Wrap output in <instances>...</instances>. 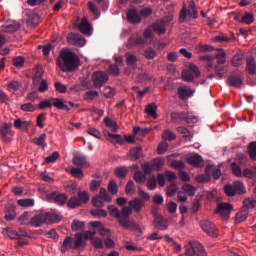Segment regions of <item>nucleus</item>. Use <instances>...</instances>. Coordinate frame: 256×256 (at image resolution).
Wrapping results in <instances>:
<instances>
[{
    "label": "nucleus",
    "mask_w": 256,
    "mask_h": 256,
    "mask_svg": "<svg viewBox=\"0 0 256 256\" xmlns=\"http://www.w3.org/2000/svg\"><path fill=\"white\" fill-rule=\"evenodd\" d=\"M201 61H208L206 65L207 71H213V62L217 59V65L215 66V73L219 79H223L225 77V73L227 70L225 69V63H227V54L223 49H217L215 55H204L200 57Z\"/></svg>",
    "instance_id": "nucleus-1"
},
{
    "label": "nucleus",
    "mask_w": 256,
    "mask_h": 256,
    "mask_svg": "<svg viewBox=\"0 0 256 256\" xmlns=\"http://www.w3.org/2000/svg\"><path fill=\"white\" fill-rule=\"evenodd\" d=\"M79 56L68 49H62L57 59V65L63 73H73L79 69Z\"/></svg>",
    "instance_id": "nucleus-2"
},
{
    "label": "nucleus",
    "mask_w": 256,
    "mask_h": 256,
    "mask_svg": "<svg viewBox=\"0 0 256 256\" xmlns=\"http://www.w3.org/2000/svg\"><path fill=\"white\" fill-rule=\"evenodd\" d=\"M39 109H47V107H55L59 111H71L75 104L73 102H64L61 98H50L49 100H43L38 105Z\"/></svg>",
    "instance_id": "nucleus-3"
},
{
    "label": "nucleus",
    "mask_w": 256,
    "mask_h": 256,
    "mask_svg": "<svg viewBox=\"0 0 256 256\" xmlns=\"http://www.w3.org/2000/svg\"><path fill=\"white\" fill-rule=\"evenodd\" d=\"M171 121H173V123H177L178 121H185L188 123V125H195V123L199 121V118L193 113L172 112Z\"/></svg>",
    "instance_id": "nucleus-4"
},
{
    "label": "nucleus",
    "mask_w": 256,
    "mask_h": 256,
    "mask_svg": "<svg viewBox=\"0 0 256 256\" xmlns=\"http://www.w3.org/2000/svg\"><path fill=\"white\" fill-rule=\"evenodd\" d=\"M186 256H207L205 247L199 242H191L186 245Z\"/></svg>",
    "instance_id": "nucleus-5"
},
{
    "label": "nucleus",
    "mask_w": 256,
    "mask_h": 256,
    "mask_svg": "<svg viewBox=\"0 0 256 256\" xmlns=\"http://www.w3.org/2000/svg\"><path fill=\"white\" fill-rule=\"evenodd\" d=\"M89 202V193L87 192H78V197L77 196H73L72 198H70L68 200V207H70V209H76V207H81V205H83V203H88Z\"/></svg>",
    "instance_id": "nucleus-6"
},
{
    "label": "nucleus",
    "mask_w": 256,
    "mask_h": 256,
    "mask_svg": "<svg viewBox=\"0 0 256 256\" xmlns=\"http://www.w3.org/2000/svg\"><path fill=\"white\" fill-rule=\"evenodd\" d=\"M195 77H201V71L195 64H190L187 70L182 71V78L188 83H193Z\"/></svg>",
    "instance_id": "nucleus-7"
},
{
    "label": "nucleus",
    "mask_w": 256,
    "mask_h": 256,
    "mask_svg": "<svg viewBox=\"0 0 256 256\" xmlns=\"http://www.w3.org/2000/svg\"><path fill=\"white\" fill-rule=\"evenodd\" d=\"M153 227L158 231H167L169 229V220L165 216L155 214L153 219Z\"/></svg>",
    "instance_id": "nucleus-8"
},
{
    "label": "nucleus",
    "mask_w": 256,
    "mask_h": 256,
    "mask_svg": "<svg viewBox=\"0 0 256 256\" xmlns=\"http://www.w3.org/2000/svg\"><path fill=\"white\" fill-rule=\"evenodd\" d=\"M47 201L57 203V205H65L69 197L65 193L52 192L46 195Z\"/></svg>",
    "instance_id": "nucleus-9"
},
{
    "label": "nucleus",
    "mask_w": 256,
    "mask_h": 256,
    "mask_svg": "<svg viewBox=\"0 0 256 256\" xmlns=\"http://www.w3.org/2000/svg\"><path fill=\"white\" fill-rule=\"evenodd\" d=\"M92 81L94 83V87L99 89L109 81V76L103 71H97L93 73Z\"/></svg>",
    "instance_id": "nucleus-10"
},
{
    "label": "nucleus",
    "mask_w": 256,
    "mask_h": 256,
    "mask_svg": "<svg viewBox=\"0 0 256 256\" xmlns=\"http://www.w3.org/2000/svg\"><path fill=\"white\" fill-rule=\"evenodd\" d=\"M244 79L245 78L243 77V74L241 72H236L228 77L227 83L230 87H234L235 89H241Z\"/></svg>",
    "instance_id": "nucleus-11"
},
{
    "label": "nucleus",
    "mask_w": 256,
    "mask_h": 256,
    "mask_svg": "<svg viewBox=\"0 0 256 256\" xmlns=\"http://www.w3.org/2000/svg\"><path fill=\"white\" fill-rule=\"evenodd\" d=\"M97 232L95 231H86L83 235L81 233H78L75 235V242H74V248L79 249L85 241H89V239H93L95 237V234Z\"/></svg>",
    "instance_id": "nucleus-12"
},
{
    "label": "nucleus",
    "mask_w": 256,
    "mask_h": 256,
    "mask_svg": "<svg viewBox=\"0 0 256 256\" xmlns=\"http://www.w3.org/2000/svg\"><path fill=\"white\" fill-rule=\"evenodd\" d=\"M200 227L202 231L209 235V237H217V227L215 226V224H213V222L209 220H202L200 221Z\"/></svg>",
    "instance_id": "nucleus-13"
},
{
    "label": "nucleus",
    "mask_w": 256,
    "mask_h": 256,
    "mask_svg": "<svg viewBox=\"0 0 256 256\" xmlns=\"http://www.w3.org/2000/svg\"><path fill=\"white\" fill-rule=\"evenodd\" d=\"M67 42L70 45H75L76 47H84L85 45V37L80 34L70 33L67 36Z\"/></svg>",
    "instance_id": "nucleus-14"
},
{
    "label": "nucleus",
    "mask_w": 256,
    "mask_h": 256,
    "mask_svg": "<svg viewBox=\"0 0 256 256\" xmlns=\"http://www.w3.org/2000/svg\"><path fill=\"white\" fill-rule=\"evenodd\" d=\"M72 163L75 167H80V169H87L90 166L89 161H87V156L83 154L74 155Z\"/></svg>",
    "instance_id": "nucleus-15"
},
{
    "label": "nucleus",
    "mask_w": 256,
    "mask_h": 256,
    "mask_svg": "<svg viewBox=\"0 0 256 256\" xmlns=\"http://www.w3.org/2000/svg\"><path fill=\"white\" fill-rule=\"evenodd\" d=\"M233 211V205L229 203H220L215 210V213H219L222 217L229 219L231 212Z\"/></svg>",
    "instance_id": "nucleus-16"
},
{
    "label": "nucleus",
    "mask_w": 256,
    "mask_h": 256,
    "mask_svg": "<svg viewBox=\"0 0 256 256\" xmlns=\"http://www.w3.org/2000/svg\"><path fill=\"white\" fill-rule=\"evenodd\" d=\"M126 17L128 23H130L131 25H138V23H141V16L135 8L128 10V12L126 13Z\"/></svg>",
    "instance_id": "nucleus-17"
},
{
    "label": "nucleus",
    "mask_w": 256,
    "mask_h": 256,
    "mask_svg": "<svg viewBox=\"0 0 256 256\" xmlns=\"http://www.w3.org/2000/svg\"><path fill=\"white\" fill-rule=\"evenodd\" d=\"M45 223L47 222L45 220L44 212L36 214L30 219L31 227H41L42 225H45Z\"/></svg>",
    "instance_id": "nucleus-18"
},
{
    "label": "nucleus",
    "mask_w": 256,
    "mask_h": 256,
    "mask_svg": "<svg viewBox=\"0 0 256 256\" xmlns=\"http://www.w3.org/2000/svg\"><path fill=\"white\" fill-rule=\"evenodd\" d=\"M178 97L185 101L189 99V97H193V90L188 86H182L178 88Z\"/></svg>",
    "instance_id": "nucleus-19"
},
{
    "label": "nucleus",
    "mask_w": 256,
    "mask_h": 256,
    "mask_svg": "<svg viewBox=\"0 0 256 256\" xmlns=\"http://www.w3.org/2000/svg\"><path fill=\"white\" fill-rule=\"evenodd\" d=\"M4 213H5L6 221H13V219H15V217H17V212L15 209V206H13L11 204H9L5 207Z\"/></svg>",
    "instance_id": "nucleus-20"
},
{
    "label": "nucleus",
    "mask_w": 256,
    "mask_h": 256,
    "mask_svg": "<svg viewBox=\"0 0 256 256\" xmlns=\"http://www.w3.org/2000/svg\"><path fill=\"white\" fill-rule=\"evenodd\" d=\"M129 205L131 209H134L136 213H141V209L145 205V202L140 198H134L133 200L129 201Z\"/></svg>",
    "instance_id": "nucleus-21"
},
{
    "label": "nucleus",
    "mask_w": 256,
    "mask_h": 256,
    "mask_svg": "<svg viewBox=\"0 0 256 256\" xmlns=\"http://www.w3.org/2000/svg\"><path fill=\"white\" fill-rule=\"evenodd\" d=\"M129 153L132 161H139V159H141L143 156V148L140 146L131 148Z\"/></svg>",
    "instance_id": "nucleus-22"
},
{
    "label": "nucleus",
    "mask_w": 256,
    "mask_h": 256,
    "mask_svg": "<svg viewBox=\"0 0 256 256\" xmlns=\"http://www.w3.org/2000/svg\"><path fill=\"white\" fill-rule=\"evenodd\" d=\"M187 163L189 165H194L196 167H199L201 163L203 162V157L199 154H192L191 156L186 158Z\"/></svg>",
    "instance_id": "nucleus-23"
},
{
    "label": "nucleus",
    "mask_w": 256,
    "mask_h": 256,
    "mask_svg": "<svg viewBox=\"0 0 256 256\" xmlns=\"http://www.w3.org/2000/svg\"><path fill=\"white\" fill-rule=\"evenodd\" d=\"M78 28L84 35H89V33H91V24H89L87 18H82Z\"/></svg>",
    "instance_id": "nucleus-24"
},
{
    "label": "nucleus",
    "mask_w": 256,
    "mask_h": 256,
    "mask_svg": "<svg viewBox=\"0 0 256 256\" xmlns=\"http://www.w3.org/2000/svg\"><path fill=\"white\" fill-rule=\"evenodd\" d=\"M145 113L149 115L152 119H157L159 115L157 114V104L150 103L146 106Z\"/></svg>",
    "instance_id": "nucleus-25"
},
{
    "label": "nucleus",
    "mask_w": 256,
    "mask_h": 256,
    "mask_svg": "<svg viewBox=\"0 0 256 256\" xmlns=\"http://www.w3.org/2000/svg\"><path fill=\"white\" fill-rule=\"evenodd\" d=\"M246 69L250 75H255L256 63H255V58H253L252 56L248 57L246 60Z\"/></svg>",
    "instance_id": "nucleus-26"
},
{
    "label": "nucleus",
    "mask_w": 256,
    "mask_h": 256,
    "mask_svg": "<svg viewBox=\"0 0 256 256\" xmlns=\"http://www.w3.org/2000/svg\"><path fill=\"white\" fill-rule=\"evenodd\" d=\"M44 218L46 223H59V221H61V216H59V214H53L50 212H44Z\"/></svg>",
    "instance_id": "nucleus-27"
},
{
    "label": "nucleus",
    "mask_w": 256,
    "mask_h": 256,
    "mask_svg": "<svg viewBox=\"0 0 256 256\" xmlns=\"http://www.w3.org/2000/svg\"><path fill=\"white\" fill-rule=\"evenodd\" d=\"M29 125H31V122L23 121V120H21V118H18L16 120H14L15 129H22L24 131H28L29 130Z\"/></svg>",
    "instance_id": "nucleus-28"
},
{
    "label": "nucleus",
    "mask_w": 256,
    "mask_h": 256,
    "mask_svg": "<svg viewBox=\"0 0 256 256\" xmlns=\"http://www.w3.org/2000/svg\"><path fill=\"white\" fill-rule=\"evenodd\" d=\"M31 212H24L18 218L20 225H31Z\"/></svg>",
    "instance_id": "nucleus-29"
},
{
    "label": "nucleus",
    "mask_w": 256,
    "mask_h": 256,
    "mask_svg": "<svg viewBox=\"0 0 256 256\" xmlns=\"http://www.w3.org/2000/svg\"><path fill=\"white\" fill-rule=\"evenodd\" d=\"M71 247H73V239L71 238V236H67L61 246V253H67V251H69Z\"/></svg>",
    "instance_id": "nucleus-30"
},
{
    "label": "nucleus",
    "mask_w": 256,
    "mask_h": 256,
    "mask_svg": "<svg viewBox=\"0 0 256 256\" xmlns=\"http://www.w3.org/2000/svg\"><path fill=\"white\" fill-rule=\"evenodd\" d=\"M41 18L39 17V14L37 13H31L28 15V25H32L33 27L37 26L38 23H40Z\"/></svg>",
    "instance_id": "nucleus-31"
},
{
    "label": "nucleus",
    "mask_w": 256,
    "mask_h": 256,
    "mask_svg": "<svg viewBox=\"0 0 256 256\" xmlns=\"http://www.w3.org/2000/svg\"><path fill=\"white\" fill-rule=\"evenodd\" d=\"M153 30L156 31V33H158L159 35H165L166 33V29L165 27H167L166 25L163 24V22L159 21L153 24Z\"/></svg>",
    "instance_id": "nucleus-32"
},
{
    "label": "nucleus",
    "mask_w": 256,
    "mask_h": 256,
    "mask_svg": "<svg viewBox=\"0 0 256 256\" xmlns=\"http://www.w3.org/2000/svg\"><path fill=\"white\" fill-rule=\"evenodd\" d=\"M114 173L119 179H125L127 177V173H129V170H127V167L122 166L117 167Z\"/></svg>",
    "instance_id": "nucleus-33"
},
{
    "label": "nucleus",
    "mask_w": 256,
    "mask_h": 256,
    "mask_svg": "<svg viewBox=\"0 0 256 256\" xmlns=\"http://www.w3.org/2000/svg\"><path fill=\"white\" fill-rule=\"evenodd\" d=\"M133 179L134 181H136V183L142 185L143 183H145V181H147V176L141 171H136L133 175Z\"/></svg>",
    "instance_id": "nucleus-34"
},
{
    "label": "nucleus",
    "mask_w": 256,
    "mask_h": 256,
    "mask_svg": "<svg viewBox=\"0 0 256 256\" xmlns=\"http://www.w3.org/2000/svg\"><path fill=\"white\" fill-rule=\"evenodd\" d=\"M126 63L129 65V67H132V69L137 68V56L133 54H126Z\"/></svg>",
    "instance_id": "nucleus-35"
},
{
    "label": "nucleus",
    "mask_w": 256,
    "mask_h": 256,
    "mask_svg": "<svg viewBox=\"0 0 256 256\" xmlns=\"http://www.w3.org/2000/svg\"><path fill=\"white\" fill-rule=\"evenodd\" d=\"M45 139H47V134L43 133L38 138L32 140V143L34 145H37L38 147H47V144H45Z\"/></svg>",
    "instance_id": "nucleus-36"
},
{
    "label": "nucleus",
    "mask_w": 256,
    "mask_h": 256,
    "mask_svg": "<svg viewBox=\"0 0 256 256\" xmlns=\"http://www.w3.org/2000/svg\"><path fill=\"white\" fill-rule=\"evenodd\" d=\"M151 131H153L152 128L141 129V127L139 126H135L133 129L134 135H139L140 133L141 137H145L146 135H148V133H151Z\"/></svg>",
    "instance_id": "nucleus-37"
},
{
    "label": "nucleus",
    "mask_w": 256,
    "mask_h": 256,
    "mask_svg": "<svg viewBox=\"0 0 256 256\" xmlns=\"http://www.w3.org/2000/svg\"><path fill=\"white\" fill-rule=\"evenodd\" d=\"M151 164L153 169H155L156 171H159L160 169L163 168V165H165V159L161 157L153 159Z\"/></svg>",
    "instance_id": "nucleus-38"
},
{
    "label": "nucleus",
    "mask_w": 256,
    "mask_h": 256,
    "mask_svg": "<svg viewBox=\"0 0 256 256\" xmlns=\"http://www.w3.org/2000/svg\"><path fill=\"white\" fill-rule=\"evenodd\" d=\"M247 217H249V212L247 210H241L236 214V223H243V221H247Z\"/></svg>",
    "instance_id": "nucleus-39"
},
{
    "label": "nucleus",
    "mask_w": 256,
    "mask_h": 256,
    "mask_svg": "<svg viewBox=\"0 0 256 256\" xmlns=\"http://www.w3.org/2000/svg\"><path fill=\"white\" fill-rule=\"evenodd\" d=\"M177 132L182 135V137H184V139L186 141H189L191 139V132L189 131V129L183 127V126H179L177 128Z\"/></svg>",
    "instance_id": "nucleus-40"
},
{
    "label": "nucleus",
    "mask_w": 256,
    "mask_h": 256,
    "mask_svg": "<svg viewBox=\"0 0 256 256\" xmlns=\"http://www.w3.org/2000/svg\"><path fill=\"white\" fill-rule=\"evenodd\" d=\"M244 56L242 54H236L232 57L231 63L233 67H240L243 65Z\"/></svg>",
    "instance_id": "nucleus-41"
},
{
    "label": "nucleus",
    "mask_w": 256,
    "mask_h": 256,
    "mask_svg": "<svg viewBox=\"0 0 256 256\" xmlns=\"http://www.w3.org/2000/svg\"><path fill=\"white\" fill-rule=\"evenodd\" d=\"M234 189L238 195H244V193H246L245 185L241 181L234 182Z\"/></svg>",
    "instance_id": "nucleus-42"
},
{
    "label": "nucleus",
    "mask_w": 256,
    "mask_h": 256,
    "mask_svg": "<svg viewBox=\"0 0 256 256\" xmlns=\"http://www.w3.org/2000/svg\"><path fill=\"white\" fill-rule=\"evenodd\" d=\"M255 21V16L251 13L246 12L242 17L240 23H245L246 25H251Z\"/></svg>",
    "instance_id": "nucleus-43"
},
{
    "label": "nucleus",
    "mask_w": 256,
    "mask_h": 256,
    "mask_svg": "<svg viewBox=\"0 0 256 256\" xmlns=\"http://www.w3.org/2000/svg\"><path fill=\"white\" fill-rule=\"evenodd\" d=\"M224 193H226V195H228V197H235V195H237V192L235 191V186L234 184H227L224 186Z\"/></svg>",
    "instance_id": "nucleus-44"
},
{
    "label": "nucleus",
    "mask_w": 256,
    "mask_h": 256,
    "mask_svg": "<svg viewBox=\"0 0 256 256\" xmlns=\"http://www.w3.org/2000/svg\"><path fill=\"white\" fill-rule=\"evenodd\" d=\"M248 153L252 161H256V142H251L248 145Z\"/></svg>",
    "instance_id": "nucleus-45"
},
{
    "label": "nucleus",
    "mask_w": 256,
    "mask_h": 256,
    "mask_svg": "<svg viewBox=\"0 0 256 256\" xmlns=\"http://www.w3.org/2000/svg\"><path fill=\"white\" fill-rule=\"evenodd\" d=\"M231 169H232L233 174L236 177H243V171L241 170V166H239V164H237V162H233L231 164Z\"/></svg>",
    "instance_id": "nucleus-46"
},
{
    "label": "nucleus",
    "mask_w": 256,
    "mask_h": 256,
    "mask_svg": "<svg viewBox=\"0 0 256 256\" xmlns=\"http://www.w3.org/2000/svg\"><path fill=\"white\" fill-rule=\"evenodd\" d=\"M71 227L72 231H83L85 229V223L79 220H73Z\"/></svg>",
    "instance_id": "nucleus-47"
},
{
    "label": "nucleus",
    "mask_w": 256,
    "mask_h": 256,
    "mask_svg": "<svg viewBox=\"0 0 256 256\" xmlns=\"http://www.w3.org/2000/svg\"><path fill=\"white\" fill-rule=\"evenodd\" d=\"M183 191H184V193H187V195L189 197H195L196 189H195V187L193 185L185 184L183 186Z\"/></svg>",
    "instance_id": "nucleus-48"
},
{
    "label": "nucleus",
    "mask_w": 256,
    "mask_h": 256,
    "mask_svg": "<svg viewBox=\"0 0 256 256\" xmlns=\"http://www.w3.org/2000/svg\"><path fill=\"white\" fill-rule=\"evenodd\" d=\"M99 197L106 201V203H111V201H113V198L111 197V195H109V193H107V190L105 188L100 189Z\"/></svg>",
    "instance_id": "nucleus-49"
},
{
    "label": "nucleus",
    "mask_w": 256,
    "mask_h": 256,
    "mask_svg": "<svg viewBox=\"0 0 256 256\" xmlns=\"http://www.w3.org/2000/svg\"><path fill=\"white\" fill-rule=\"evenodd\" d=\"M144 57L149 60L155 59L157 57V52L153 48L149 47L144 51Z\"/></svg>",
    "instance_id": "nucleus-50"
},
{
    "label": "nucleus",
    "mask_w": 256,
    "mask_h": 256,
    "mask_svg": "<svg viewBox=\"0 0 256 256\" xmlns=\"http://www.w3.org/2000/svg\"><path fill=\"white\" fill-rule=\"evenodd\" d=\"M87 5L90 13H93L96 19H98L99 15H101V12H99V8L97 7V5H95V3L93 2H88Z\"/></svg>",
    "instance_id": "nucleus-51"
},
{
    "label": "nucleus",
    "mask_w": 256,
    "mask_h": 256,
    "mask_svg": "<svg viewBox=\"0 0 256 256\" xmlns=\"http://www.w3.org/2000/svg\"><path fill=\"white\" fill-rule=\"evenodd\" d=\"M162 137L165 141H175L177 139V135L170 130H165Z\"/></svg>",
    "instance_id": "nucleus-52"
},
{
    "label": "nucleus",
    "mask_w": 256,
    "mask_h": 256,
    "mask_svg": "<svg viewBox=\"0 0 256 256\" xmlns=\"http://www.w3.org/2000/svg\"><path fill=\"white\" fill-rule=\"evenodd\" d=\"M102 93L106 99H112V97H115V90L109 86H106Z\"/></svg>",
    "instance_id": "nucleus-53"
},
{
    "label": "nucleus",
    "mask_w": 256,
    "mask_h": 256,
    "mask_svg": "<svg viewBox=\"0 0 256 256\" xmlns=\"http://www.w3.org/2000/svg\"><path fill=\"white\" fill-rule=\"evenodd\" d=\"M108 211L112 217H115V219H121V212L117 207L108 206Z\"/></svg>",
    "instance_id": "nucleus-54"
},
{
    "label": "nucleus",
    "mask_w": 256,
    "mask_h": 256,
    "mask_svg": "<svg viewBox=\"0 0 256 256\" xmlns=\"http://www.w3.org/2000/svg\"><path fill=\"white\" fill-rule=\"evenodd\" d=\"M18 205H20V207H33L35 201L33 199H20L18 200Z\"/></svg>",
    "instance_id": "nucleus-55"
},
{
    "label": "nucleus",
    "mask_w": 256,
    "mask_h": 256,
    "mask_svg": "<svg viewBox=\"0 0 256 256\" xmlns=\"http://www.w3.org/2000/svg\"><path fill=\"white\" fill-rule=\"evenodd\" d=\"M145 43V39L143 37H137V38H129L128 45H143Z\"/></svg>",
    "instance_id": "nucleus-56"
},
{
    "label": "nucleus",
    "mask_w": 256,
    "mask_h": 256,
    "mask_svg": "<svg viewBox=\"0 0 256 256\" xmlns=\"http://www.w3.org/2000/svg\"><path fill=\"white\" fill-rule=\"evenodd\" d=\"M126 195H133L135 193V183L133 180H129L128 183L126 184V189H125Z\"/></svg>",
    "instance_id": "nucleus-57"
},
{
    "label": "nucleus",
    "mask_w": 256,
    "mask_h": 256,
    "mask_svg": "<svg viewBox=\"0 0 256 256\" xmlns=\"http://www.w3.org/2000/svg\"><path fill=\"white\" fill-rule=\"evenodd\" d=\"M178 187H177V184H170L169 186H168V189H167V192H166V195L168 196V197H173V196H175V193H177V191H178Z\"/></svg>",
    "instance_id": "nucleus-58"
},
{
    "label": "nucleus",
    "mask_w": 256,
    "mask_h": 256,
    "mask_svg": "<svg viewBox=\"0 0 256 256\" xmlns=\"http://www.w3.org/2000/svg\"><path fill=\"white\" fill-rule=\"evenodd\" d=\"M11 127H13V124L11 123H4L2 127L0 128V134L1 135H9L11 132Z\"/></svg>",
    "instance_id": "nucleus-59"
},
{
    "label": "nucleus",
    "mask_w": 256,
    "mask_h": 256,
    "mask_svg": "<svg viewBox=\"0 0 256 256\" xmlns=\"http://www.w3.org/2000/svg\"><path fill=\"white\" fill-rule=\"evenodd\" d=\"M72 177H75L76 179H83V170L81 168H72L70 171Z\"/></svg>",
    "instance_id": "nucleus-60"
},
{
    "label": "nucleus",
    "mask_w": 256,
    "mask_h": 256,
    "mask_svg": "<svg viewBox=\"0 0 256 256\" xmlns=\"http://www.w3.org/2000/svg\"><path fill=\"white\" fill-rule=\"evenodd\" d=\"M147 187L150 191H153L157 188V178L155 176H151L147 181Z\"/></svg>",
    "instance_id": "nucleus-61"
},
{
    "label": "nucleus",
    "mask_w": 256,
    "mask_h": 256,
    "mask_svg": "<svg viewBox=\"0 0 256 256\" xmlns=\"http://www.w3.org/2000/svg\"><path fill=\"white\" fill-rule=\"evenodd\" d=\"M108 191L111 193V195H117V191H119L117 188V182L114 180L110 181L108 184Z\"/></svg>",
    "instance_id": "nucleus-62"
},
{
    "label": "nucleus",
    "mask_w": 256,
    "mask_h": 256,
    "mask_svg": "<svg viewBox=\"0 0 256 256\" xmlns=\"http://www.w3.org/2000/svg\"><path fill=\"white\" fill-rule=\"evenodd\" d=\"M103 201V198H101L100 196H95L92 199V204L94 205V207L102 208L105 206V202Z\"/></svg>",
    "instance_id": "nucleus-63"
},
{
    "label": "nucleus",
    "mask_w": 256,
    "mask_h": 256,
    "mask_svg": "<svg viewBox=\"0 0 256 256\" xmlns=\"http://www.w3.org/2000/svg\"><path fill=\"white\" fill-rule=\"evenodd\" d=\"M244 207L246 209H254L256 207V200L251 199V198H246L243 202Z\"/></svg>",
    "instance_id": "nucleus-64"
}]
</instances>
